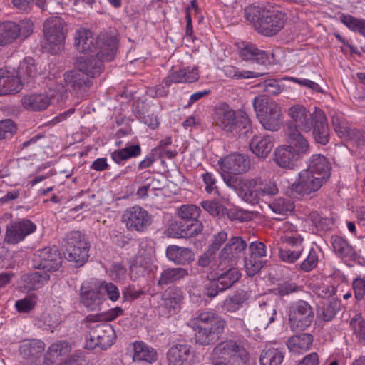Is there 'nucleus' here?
<instances>
[{
    "label": "nucleus",
    "mask_w": 365,
    "mask_h": 365,
    "mask_svg": "<svg viewBox=\"0 0 365 365\" xmlns=\"http://www.w3.org/2000/svg\"><path fill=\"white\" fill-rule=\"evenodd\" d=\"M225 319L214 311H204L191 318L188 325L194 331L196 344L207 346L216 341L224 332Z\"/></svg>",
    "instance_id": "f257e3e1"
},
{
    "label": "nucleus",
    "mask_w": 365,
    "mask_h": 365,
    "mask_svg": "<svg viewBox=\"0 0 365 365\" xmlns=\"http://www.w3.org/2000/svg\"><path fill=\"white\" fill-rule=\"evenodd\" d=\"M245 16L259 33L267 36L278 33L286 21L285 14L278 10L252 4L245 8Z\"/></svg>",
    "instance_id": "f03ea898"
},
{
    "label": "nucleus",
    "mask_w": 365,
    "mask_h": 365,
    "mask_svg": "<svg viewBox=\"0 0 365 365\" xmlns=\"http://www.w3.org/2000/svg\"><path fill=\"white\" fill-rule=\"evenodd\" d=\"M74 46L76 50L86 55L85 57H80L87 61V63L93 65L95 62L100 61L103 64L105 60L110 59L112 50L110 53H105L106 45L104 43L100 44L96 36L92 31L85 28L78 29L74 36Z\"/></svg>",
    "instance_id": "7ed1b4c3"
},
{
    "label": "nucleus",
    "mask_w": 365,
    "mask_h": 365,
    "mask_svg": "<svg viewBox=\"0 0 365 365\" xmlns=\"http://www.w3.org/2000/svg\"><path fill=\"white\" fill-rule=\"evenodd\" d=\"M210 359L213 365H248L250 354L235 341L227 340L214 348Z\"/></svg>",
    "instance_id": "20e7f679"
},
{
    "label": "nucleus",
    "mask_w": 365,
    "mask_h": 365,
    "mask_svg": "<svg viewBox=\"0 0 365 365\" xmlns=\"http://www.w3.org/2000/svg\"><path fill=\"white\" fill-rule=\"evenodd\" d=\"M252 105L263 128L270 131H277L282 124V113L280 106L264 95L254 98Z\"/></svg>",
    "instance_id": "39448f33"
},
{
    "label": "nucleus",
    "mask_w": 365,
    "mask_h": 365,
    "mask_svg": "<svg viewBox=\"0 0 365 365\" xmlns=\"http://www.w3.org/2000/svg\"><path fill=\"white\" fill-rule=\"evenodd\" d=\"M213 121L215 125L227 133H233L240 127L245 129L250 127V121L246 113H237L225 103L215 106Z\"/></svg>",
    "instance_id": "423d86ee"
},
{
    "label": "nucleus",
    "mask_w": 365,
    "mask_h": 365,
    "mask_svg": "<svg viewBox=\"0 0 365 365\" xmlns=\"http://www.w3.org/2000/svg\"><path fill=\"white\" fill-rule=\"evenodd\" d=\"M65 34L66 23L61 18L54 16L47 19L43 24V48L50 53L58 52L63 47Z\"/></svg>",
    "instance_id": "0eeeda50"
},
{
    "label": "nucleus",
    "mask_w": 365,
    "mask_h": 365,
    "mask_svg": "<svg viewBox=\"0 0 365 365\" xmlns=\"http://www.w3.org/2000/svg\"><path fill=\"white\" fill-rule=\"evenodd\" d=\"M76 63L78 69L66 73L64 77L66 85L73 89L87 87L89 84L88 78L99 75L103 69L101 61L91 65L86 60L78 58Z\"/></svg>",
    "instance_id": "6e6552de"
},
{
    "label": "nucleus",
    "mask_w": 365,
    "mask_h": 365,
    "mask_svg": "<svg viewBox=\"0 0 365 365\" xmlns=\"http://www.w3.org/2000/svg\"><path fill=\"white\" fill-rule=\"evenodd\" d=\"M66 258L78 267L83 265L88 260L89 243L79 231H73L67 234L66 243Z\"/></svg>",
    "instance_id": "1a4fd4ad"
},
{
    "label": "nucleus",
    "mask_w": 365,
    "mask_h": 365,
    "mask_svg": "<svg viewBox=\"0 0 365 365\" xmlns=\"http://www.w3.org/2000/svg\"><path fill=\"white\" fill-rule=\"evenodd\" d=\"M227 187L234 190L245 202L255 205L260 201L259 180L254 178H237L234 175H223Z\"/></svg>",
    "instance_id": "9d476101"
},
{
    "label": "nucleus",
    "mask_w": 365,
    "mask_h": 365,
    "mask_svg": "<svg viewBox=\"0 0 365 365\" xmlns=\"http://www.w3.org/2000/svg\"><path fill=\"white\" fill-rule=\"evenodd\" d=\"M314 317L313 308L304 300H297L289 307V324L293 332L306 330L312 324Z\"/></svg>",
    "instance_id": "9b49d317"
},
{
    "label": "nucleus",
    "mask_w": 365,
    "mask_h": 365,
    "mask_svg": "<svg viewBox=\"0 0 365 365\" xmlns=\"http://www.w3.org/2000/svg\"><path fill=\"white\" fill-rule=\"evenodd\" d=\"M115 338V331L110 324H97L91 327L89 336L86 340L85 347L91 350L96 347L107 349L114 343Z\"/></svg>",
    "instance_id": "f8f14e48"
},
{
    "label": "nucleus",
    "mask_w": 365,
    "mask_h": 365,
    "mask_svg": "<svg viewBox=\"0 0 365 365\" xmlns=\"http://www.w3.org/2000/svg\"><path fill=\"white\" fill-rule=\"evenodd\" d=\"M287 114L291 121L287 122L285 128L294 126L303 133L311 132L312 123L315 120V108L311 113L304 105L295 103L287 108Z\"/></svg>",
    "instance_id": "ddd939ff"
},
{
    "label": "nucleus",
    "mask_w": 365,
    "mask_h": 365,
    "mask_svg": "<svg viewBox=\"0 0 365 365\" xmlns=\"http://www.w3.org/2000/svg\"><path fill=\"white\" fill-rule=\"evenodd\" d=\"M200 213V207L193 204H184L176 208V214L179 218L191 222L186 229L182 230L180 237H191L202 232V225L197 220Z\"/></svg>",
    "instance_id": "4468645a"
},
{
    "label": "nucleus",
    "mask_w": 365,
    "mask_h": 365,
    "mask_svg": "<svg viewBox=\"0 0 365 365\" xmlns=\"http://www.w3.org/2000/svg\"><path fill=\"white\" fill-rule=\"evenodd\" d=\"M122 222L128 230L143 232L151 225L152 216L143 207L135 205L125 210Z\"/></svg>",
    "instance_id": "2eb2a0df"
},
{
    "label": "nucleus",
    "mask_w": 365,
    "mask_h": 365,
    "mask_svg": "<svg viewBox=\"0 0 365 365\" xmlns=\"http://www.w3.org/2000/svg\"><path fill=\"white\" fill-rule=\"evenodd\" d=\"M61 264V257L56 248L45 247L38 250L33 258L35 269L47 272L56 271Z\"/></svg>",
    "instance_id": "dca6fc26"
},
{
    "label": "nucleus",
    "mask_w": 365,
    "mask_h": 365,
    "mask_svg": "<svg viewBox=\"0 0 365 365\" xmlns=\"http://www.w3.org/2000/svg\"><path fill=\"white\" fill-rule=\"evenodd\" d=\"M298 175V180L292 183V190L302 197L318 191L327 181L324 177L316 176L305 170L299 172Z\"/></svg>",
    "instance_id": "f3484780"
},
{
    "label": "nucleus",
    "mask_w": 365,
    "mask_h": 365,
    "mask_svg": "<svg viewBox=\"0 0 365 365\" xmlns=\"http://www.w3.org/2000/svg\"><path fill=\"white\" fill-rule=\"evenodd\" d=\"M218 165L223 175H237L247 171L250 168V160L239 153H232L218 160Z\"/></svg>",
    "instance_id": "a211bd4d"
},
{
    "label": "nucleus",
    "mask_w": 365,
    "mask_h": 365,
    "mask_svg": "<svg viewBox=\"0 0 365 365\" xmlns=\"http://www.w3.org/2000/svg\"><path fill=\"white\" fill-rule=\"evenodd\" d=\"M36 230V225L27 219L15 221L8 225L5 240L10 244H17L23 241L26 236Z\"/></svg>",
    "instance_id": "6ab92c4d"
},
{
    "label": "nucleus",
    "mask_w": 365,
    "mask_h": 365,
    "mask_svg": "<svg viewBox=\"0 0 365 365\" xmlns=\"http://www.w3.org/2000/svg\"><path fill=\"white\" fill-rule=\"evenodd\" d=\"M246 242L239 237H232L219 253L218 267L229 265L240 257L246 248Z\"/></svg>",
    "instance_id": "aec40b11"
},
{
    "label": "nucleus",
    "mask_w": 365,
    "mask_h": 365,
    "mask_svg": "<svg viewBox=\"0 0 365 365\" xmlns=\"http://www.w3.org/2000/svg\"><path fill=\"white\" fill-rule=\"evenodd\" d=\"M80 300L91 311L100 309L103 299L98 284L91 282H83L80 289Z\"/></svg>",
    "instance_id": "412c9836"
},
{
    "label": "nucleus",
    "mask_w": 365,
    "mask_h": 365,
    "mask_svg": "<svg viewBox=\"0 0 365 365\" xmlns=\"http://www.w3.org/2000/svg\"><path fill=\"white\" fill-rule=\"evenodd\" d=\"M315 120L311 128L312 137L317 143L327 145L330 138L329 128L325 113L319 108L315 107Z\"/></svg>",
    "instance_id": "4be33fe9"
},
{
    "label": "nucleus",
    "mask_w": 365,
    "mask_h": 365,
    "mask_svg": "<svg viewBox=\"0 0 365 365\" xmlns=\"http://www.w3.org/2000/svg\"><path fill=\"white\" fill-rule=\"evenodd\" d=\"M298 159L299 155L292 145H282L275 150L274 160L282 168H294Z\"/></svg>",
    "instance_id": "5701e85b"
},
{
    "label": "nucleus",
    "mask_w": 365,
    "mask_h": 365,
    "mask_svg": "<svg viewBox=\"0 0 365 365\" xmlns=\"http://www.w3.org/2000/svg\"><path fill=\"white\" fill-rule=\"evenodd\" d=\"M308 172L318 177H324L327 180L330 176L331 165L328 160L321 154L312 155L307 162Z\"/></svg>",
    "instance_id": "b1692460"
},
{
    "label": "nucleus",
    "mask_w": 365,
    "mask_h": 365,
    "mask_svg": "<svg viewBox=\"0 0 365 365\" xmlns=\"http://www.w3.org/2000/svg\"><path fill=\"white\" fill-rule=\"evenodd\" d=\"M302 130L295 127L285 128L284 135L287 141L292 144L297 154H307L309 152L310 145L307 138L302 134Z\"/></svg>",
    "instance_id": "393cba45"
},
{
    "label": "nucleus",
    "mask_w": 365,
    "mask_h": 365,
    "mask_svg": "<svg viewBox=\"0 0 365 365\" xmlns=\"http://www.w3.org/2000/svg\"><path fill=\"white\" fill-rule=\"evenodd\" d=\"M312 344V335L302 334L289 337L287 341V346L290 352L299 355L309 351Z\"/></svg>",
    "instance_id": "a878e982"
},
{
    "label": "nucleus",
    "mask_w": 365,
    "mask_h": 365,
    "mask_svg": "<svg viewBox=\"0 0 365 365\" xmlns=\"http://www.w3.org/2000/svg\"><path fill=\"white\" fill-rule=\"evenodd\" d=\"M22 86L17 74L14 76L7 71H0V96L17 93Z\"/></svg>",
    "instance_id": "bb28decb"
},
{
    "label": "nucleus",
    "mask_w": 365,
    "mask_h": 365,
    "mask_svg": "<svg viewBox=\"0 0 365 365\" xmlns=\"http://www.w3.org/2000/svg\"><path fill=\"white\" fill-rule=\"evenodd\" d=\"M331 242L334 252L338 257L346 260L356 259V251L346 240L339 236H333L331 238Z\"/></svg>",
    "instance_id": "cd10ccee"
},
{
    "label": "nucleus",
    "mask_w": 365,
    "mask_h": 365,
    "mask_svg": "<svg viewBox=\"0 0 365 365\" xmlns=\"http://www.w3.org/2000/svg\"><path fill=\"white\" fill-rule=\"evenodd\" d=\"M190 349L187 345L178 344L171 347L168 353V365H190Z\"/></svg>",
    "instance_id": "c85d7f7f"
},
{
    "label": "nucleus",
    "mask_w": 365,
    "mask_h": 365,
    "mask_svg": "<svg viewBox=\"0 0 365 365\" xmlns=\"http://www.w3.org/2000/svg\"><path fill=\"white\" fill-rule=\"evenodd\" d=\"M168 259L176 264H187L193 261L191 250L177 245L168 246L166 249Z\"/></svg>",
    "instance_id": "c756f323"
},
{
    "label": "nucleus",
    "mask_w": 365,
    "mask_h": 365,
    "mask_svg": "<svg viewBox=\"0 0 365 365\" xmlns=\"http://www.w3.org/2000/svg\"><path fill=\"white\" fill-rule=\"evenodd\" d=\"M183 299V292L178 287L169 288L163 296V304L170 313L180 310Z\"/></svg>",
    "instance_id": "7c9ffc66"
},
{
    "label": "nucleus",
    "mask_w": 365,
    "mask_h": 365,
    "mask_svg": "<svg viewBox=\"0 0 365 365\" xmlns=\"http://www.w3.org/2000/svg\"><path fill=\"white\" fill-rule=\"evenodd\" d=\"M133 360L134 361L152 363L157 359L155 350L143 341L133 343Z\"/></svg>",
    "instance_id": "2f4dec72"
},
{
    "label": "nucleus",
    "mask_w": 365,
    "mask_h": 365,
    "mask_svg": "<svg viewBox=\"0 0 365 365\" xmlns=\"http://www.w3.org/2000/svg\"><path fill=\"white\" fill-rule=\"evenodd\" d=\"M51 102V98L44 94H32L25 96L21 99L23 106L29 110H41L46 109Z\"/></svg>",
    "instance_id": "473e14b6"
},
{
    "label": "nucleus",
    "mask_w": 365,
    "mask_h": 365,
    "mask_svg": "<svg viewBox=\"0 0 365 365\" xmlns=\"http://www.w3.org/2000/svg\"><path fill=\"white\" fill-rule=\"evenodd\" d=\"M284 359L283 351L272 346H267L261 352L260 365H280Z\"/></svg>",
    "instance_id": "72a5a7b5"
},
{
    "label": "nucleus",
    "mask_w": 365,
    "mask_h": 365,
    "mask_svg": "<svg viewBox=\"0 0 365 365\" xmlns=\"http://www.w3.org/2000/svg\"><path fill=\"white\" fill-rule=\"evenodd\" d=\"M251 150L258 157L265 158L271 152L273 143L269 136H255L250 144Z\"/></svg>",
    "instance_id": "f704fd0d"
},
{
    "label": "nucleus",
    "mask_w": 365,
    "mask_h": 365,
    "mask_svg": "<svg viewBox=\"0 0 365 365\" xmlns=\"http://www.w3.org/2000/svg\"><path fill=\"white\" fill-rule=\"evenodd\" d=\"M188 275L187 269L182 267L168 268L160 274L158 285L163 287L179 281Z\"/></svg>",
    "instance_id": "c9c22d12"
},
{
    "label": "nucleus",
    "mask_w": 365,
    "mask_h": 365,
    "mask_svg": "<svg viewBox=\"0 0 365 365\" xmlns=\"http://www.w3.org/2000/svg\"><path fill=\"white\" fill-rule=\"evenodd\" d=\"M36 74L37 68L33 58H27L20 63L17 75L23 85L31 82Z\"/></svg>",
    "instance_id": "e433bc0d"
},
{
    "label": "nucleus",
    "mask_w": 365,
    "mask_h": 365,
    "mask_svg": "<svg viewBox=\"0 0 365 365\" xmlns=\"http://www.w3.org/2000/svg\"><path fill=\"white\" fill-rule=\"evenodd\" d=\"M140 154L141 148L139 145H130L113 151L111 153V158L117 164H123L125 160L136 158Z\"/></svg>",
    "instance_id": "4c0bfd02"
},
{
    "label": "nucleus",
    "mask_w": 365,
    "mask_h": 365,
    "mask_svg": "<svg viewBox=\"0 0 365 365\" xmlns=\"http://www.w3.org/2000/svg\"><path fill=\"white\" fill-rule=\"evenodd\" d=\"M18 29L16 22L0 23V45L6 46L13 43L18 38Z\"/></svg>",
    "instance_id": "58836bf2"
},
{
    "label": "nucleus",
    "mask_w": 365,
    "mask_h": 365,
    "mask_svg": "<svg viewBox=\"0 0 365 365\" xmlns=\"http://www.w3.org/2000/svg\"><path fill=\"white\" fill-rule=\"evenodd\" d=\"M71 350V344L65 341H60L51 345L46 352L45 364L51 365L52 359L68 354Z\"/></svg>",
    "instance_id": "ea45409f"
},
{
    "label": "nucleus",
    "mask_w": 365,
    "mask_h": 365,
    "mask_svg": "<svg viewBox=\"0 0 365 365\" xmlns=\"http://www.w3.org/2000/svg\"><path fill=\"white\" fill-rule=\"evenodd\" d=\"M45 349V344L41 340L31 339L24 340L21 342L19 348L21 354L24 358L35 356L43 352Z\"/></svg>",
    "instance_id": "a19ab883"
},
{
    "label": "nucleus",
    "mask_w": 365,
    "mask_h": 365,
    "mask_svg": "<svg viewBox=\"0 0 365 365\" xmlns=\"http://www.w3.org/2000/svg\"><path fill=\"white\" fill-rule=\"evenodd\" d=\"M240 56L245 61H255L258 63H264L267 59L265 51L258 49L253 45L245 46L240 50Z\"/></svg>",
    "instance_id": "79ce46f5"
},
{
    "label": "nucleus",
    "mask_w": 365,
    "mask_h": 365,
    "mask_svg": "<svg viewBox=\"0 0 365 365\" xmlns=\"http://www.w3.org/2000/svg\"><path fill=\"white\" fill-rule=\"evenodd\" d=\"M249 296L245 292H240L234 296L227 298L222 306L224 311L227 312H235L238 311L248 299Z\"/></svg>",
    "instance_id": "37998d69"
},
{
    "label": "nucleus",
    "mask_w": 365,
    "mask_h": 365,
    "mask_svg": "<svg viewBox=\"0 0 365 365\" xmlns=\"http://www.w3.org/2000/svg\"><path fill=\"white\" fill-rule=\"evenodd\" d=\"M49 274L46 272H33L24 278L25 288L28 290L37 289L41 287L48 279Z\"/></svg>",
    "instance_id": "c03bdc74"
},
{
    "label": "nucleus",
    "mask_w": 365,
    "mask_h": 365,
    "mask_svg": "<svg viewBox=\"0 0 365 365\" xmlns=\"http://www.w3.org/2000/svg\"><path fill=\"white\" fill-rule=\"evenodd\" d=\"M255 179L259 181L257 186L259 187L260 200L264 197L276 195L279 192L275 181L270 179H263L261 177H255Z\"/></svg>",
    "instance_id": "a18cd8bd"
},
{
    "label": "nucleus",
    "mask_w": 365,
    "mask_h": 365,
    "mask_svg": "<svg viewBox=\"0 0 365 365\" xmlns=\"http://www.w3.org/2000/svg\"><path fill=\"white\" fill-rule=\"evenodd\" d=\"M340 21L351 31L358 32L365 37V19H357L349 14H341Z\"/></svg>",
    "instance_id": "49530a36"
},
{
    "label": "nucleus",
    "mask_w": 365,
    "mask_h": 365,
    "mask_svg": "<svg viewBox=\"0 0 365 365\" xmlns=\"http://www.w3.org/2000/svg\"><path fill=\"white\" fill-rule=\"evenodd\" d=\"M98 287L103 300L104 297H107L110 301L115 302L120 299V290L112 282L103 281L98 284Z\"/></svg>",
    "instance_id": "de8ad7c7"
},
{
    "label": "nucleus",
    "mask_w": 365,
    "mask_h": 365,
    "mask_svg": "<svg viewBox=\"0 0 365 365\" xmlns=\"http://www.w3.org/2000/svg\"><path fill=\"white\" fill-rule=\"evenodd\" d=\"M241 277V273L237 268H230L221 274L218 277V282L221 284V289L225 290L236 283Z\"/></svg>",
    "instance_id": "09e8293b"
},
{
    "label": "nucleus",
    "mask_w": 365,
    "mask_h": 365,
    "mask_svg": "<svg viewBox=\"0 0 365 365\" xmlns=\"http://www.w3.org/2000/svg\"><path fill=\"white\" fill-rule=\"evenodd\" d=\"M349 325L359 341L365 340V319L361 314H354L350 319Z\"/></svg>",
    "instance_id": "8fccbe9b"
},
{
    "label": "nucleus",
    "mask_w": 365,
    "mask_h": 365,
    "mask_svg": "<svg viewBox=\"0 0 365 365\" xmlns=\"http://www.w3.org/2000/svg\"><path fill=\"white\" fill-rule=\"evenodd\" d=\"M223 72L226 76L236 79L252 78L262 76L261 73L251 71H240L231 65L224 66Z\"/></svg>",
    "instance_id": "3c124183"
},
{
    "label": "nucleus",
    "mask_w": 365,
    "mask_h": 365,
    "mask_svg": "<svg viewBox=\"0 0 365 365\" xmlns=\"http://www.w3.org/2000/svg\"><path fill=\"white\" fill-rule=\"evenodd\" d=\"M320 249L317 247L310 248L306 259L301 263L300 268L304 272H309L315 268L319 260Z\"/></svg>",
    "instance_id": "603ef678"
},
{
    "label": "nucleus",
    "mask_w": 365,
    "mask_h": 365,
    "mask_svg": "<svg viewBox=\"0 0 365 365\" xmlns=\"http://www.w3.org/2000/svg\"><path fill=\"white\" fill-rule=\"evenodd\" d=\"M36 303L37 297L35 294H31L17 300L15 303V307L20 313H29L34 309Z\"/></svg>",
    "instance_id": "864d4df0"
},
{
    "label": "nucleus",
    "mask_w": 365,
    "mask_h": 365,
    "mask_svg": "<svg viewBox=\"0 0 365 365\" xmlns=\"http://www.w3.org/2000/svg\"><path fill=\"white\" fill-rule=\"evenodd\" d=\"M271 210L277 214L285 215L294 209L293 204L284 198L274 200L270 205Z\"/></svg>",
    "instance_id": "5fc2aeb1"
},
{
    "label": "nucleus",
    "mask_w": 365,
    "mask_h": 365,
    "mask_svg": "<svg viewBox=\"0 0 365 365\" xmlns=\"http://www.w3.org/2000/svg\"><path fill=\"white\" fill-rule=\"evenodd\" d=\"M304 247L291 250L289 248H281L279 250V257L282 261L287 263H294L300 257Z\"/></svg>",
    "instance_id": "6e6d98bb"
},
{
    "label": "nucleus",
    "mask_w": 365,
    "mask_h": 365,
    "mask_svg": "<svg viewBox=\"0 0 365 365\" xmlns=\"http://www.w3.org/2000/svg\"><path fill=\"white\" fill-rule=\"evenodd\" d=\"M201 206L212 216L222 217L226 213L225 207L216 202L202 201Z\"/></svg>",
    "instance_id": "4d7b16f0"
},
{
    "label": "nucleus",
    "mask_w": 365,
    "mask_h": 365,
    "mask_svg": "<svg viewBox=\"0 0 365 365\" xmlns=\"http://www.w3.org/2000/svg\"><path fill=\"white\" fill-rule=\"evenodd\" d=\"M16 130V126L11 119L0 121V140L10 138Z\"/></svg>",
    "instance_id": "13d9d810"
},
{
    "label": "nucleus",
    "mask_w": 365,
    "mask_h": 365,
    "mask_svg": "<svg viewBox=\"0 0 365 365\" xmlns=\"http://www.w3.org/2000/svg\"><path fill=\"white\" fill-rule=\"evenodd\" d=\"M283 79L285 81L293 82L301 86L307 87L316 92H322V89L318 83L307 78H299L293 76H287L284 77Z\"/></svg>",
    "instance_id": "bf43d9fd"
},
{
    "label": "nucleus",
    "mask_w": 365,
    "mask_h": 365,
    "mask_svg": "<svg viewBox=\"0 0 365 365\" xmlns=\"http://www.w3.org/2000/svg\"><path fill=\"white\" fill-rule=\"evenodd\" d=\"M185 78H183L182 69H175L173 67L170 70L168 75L163 80V83L167 86L173 83H185Z\"/></svg>",
    "instance_id": "052dcab7"
},
{
    "label": "nucleus",
    "mask_w": 365,
    "mask_h": 365,
    "mask_svg": "<svg viewBox=\"0 0 365 365\" xmlns=\"http://www.w3.org/2000/svg\"><path fill=\"white\" fill-rule=\"evenodd\" d=\"M262 267V261L254 257H248L245 261V269L249 276L255 275Z\"/></svg>",
    "instance_id": "680f3d73"
},
{
    "label": "nucleus",
    "mask_w": 365,
    "mask_h": 365,
    "mask_svg": "<svg viewBox=\"0 0 365 365\" xmlns=\"http://www.w3.org/2000/svg\"><path fill=\"white\" fill-rule=\"evenodd\" d=\"M298 290L299 287L294 283L286 282L279 284L277 287L274 289L273 292L276 295L283 297L297 292Z\"/></svg>",
    "instance_id": "e2e57ef3"
},
{
    "label": "nucleus",
    "mask_w": 365,
    "mask_h": 365,
    "mask_svg": "<svg viewBox=\"0 0 365 365\" xmlns=\"http://www.w3.org/2000/svg\"><path fill=\"white\" fill-rule=\"evenodd\" d=\"M264 91L267 95L277 96L284 90V86L279 84L275 79L267 80L263 83Z\"/></svg>",
    "instance_id": "0e129e2a"
},
{
    "label": "nucleus",
    "mask_w": 365,
    "mask_h": 365,
    "mask_svg": "<svg viewBox=\"0 0 365 365\" xmlns=\"http://www.w3.org/2000/svg\"><path fill=\"white\" fill-rule=\"evenodd\" d=\"M17 28L19 29L18 37L22 36L27 38L34 31V23L30 19H24L16 23Z\"/></svg>",
    "instance_id": "69168bd1"
},
{
    "label": "nucleus",
    "mask_w": 365,
    "mask_h": 365,
    "mask_svg": "<svg viewBox=\"0 0 365 365\" xmlns=\"http://www.w3.org/2000/svg\"><path fill=\"white\" fill-rule=\"evenodd\" d=\"M332 123L335 131L341 138H344L350 135L349 130L345 125L344 120L340 115L336 114L333 115Z\"/></svg>",
    "instance_id": "338daca9"
},
{
    "label": "nucleus",
    "mask_w": 365,
    "mask_h": 365,
    "mask_svg": "<svg viewBox=\"0 0 365 365\" xmlns=\"http://www.w3.org/2000/svg\"><path fill=\"white\" fill-rule=\"evenodd\" d=\"M250 257L259 259L266 256V246L261 242H252L249 247Z\"/></svg>",
    "instance_id": "774afa93"
}]
</instances>
